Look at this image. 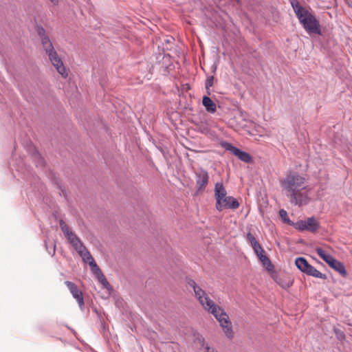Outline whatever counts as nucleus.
Listing matches in <instances>:
<instances>
[{"label":"nucleus","instance_id":"f257e3e1","mask_svg":"<svg viewBox=\"0 0 352 352\" xmlns=\"http://www.w3.org/2000/svg\"><path fill=\"white\" fill-rule=\"evenodd\" d=\"M306 178L296 172L289 173L280 180V185L287 192L292 204L297 206L307 205L309 201L311 188L306 186Z\"/></svg>","mask_w":352,"mask_h":352},{"label":"nucleus","instance_id":"f03ea898","mask_svg":"<svg viewBox=\"0 0 352 352\" xmlns=\"http://www.w3.org/2000/svg\"><path fill=\"white\" fill-rule=\"evenodd\" d=\"M189 285L193 288L195 296L203 308L208 312L212 314L218 320L226 336L230 340L232 339L234 333L228 315L223 309L216 305L214 301L209 298L205 291L199 287L194 280H190Z\"/></svg>","mask_w":352,"mask_h":352},{"label":"nucleus","instance_id":"7ed1b4c3","mask_svg":"<svg viewBox=\"0 0 352 352\" xmlns=\"http://www.w3.org/2000/svg\"><path fill=\"white\" fill-rule=\"evenodd\" d=\"M37 32L40 36L41 45L46 54L48 56L49 60L51 63L56 68V71L61 75L64 78H67L68 73L64 64L59 57L58 53L54 50V47L51 42L48 36L45 34V30L42 27L37 28Z\"/></svg>","mask_w":352,"mask_h":352},{"label":"nucleus","instance_id":"20e7f679","mask_svg":"<svg viewBox=\"0 0 352 352\" xmlns=\"http://www.w3.org/2000/svg\"><path fill=\"white\" fill-rule=\"evenodd\" d=\"M60 226L69 243L72 245L85 263L94 258L80 239L70 230L69 227L63 220L60 221Z\"/></svg>","mask_w":352,"mask_h":352},{"label":"nucleus","instance_id":"39448f33","mask_svg":"<svg viewBox=\"0 0 352 352\" xmlns=\"http://www.w3.org/2000/svg\"><path fill=\"white\" fill-rule=\"evenodd\" d=\"M303 25V28L309 33L320 34L319 21L315 16L307 11L301 17L298 18Z\"/></svg>","mask_w":352,"mask_h":352},{"label":"nucleus","instance_id":"423d86ee","mask_svg":"<svg viewBox=\"0 0 352 352\" xmlns=\"http://www.w3.org/2000/svg\"><path fill=\"white\" fill-rule=\"evenodd\" d=\"M295 264L301 272L307 274L309 276H312L314 277L320 278L322 279L327 278V276L325 274L321 273L314 267L309 265L307 261L302 257L297 258L296 259Z\"/></svg>","mask_w":352,"mask_h":352},{"label":"nucleus","instance_id":"0eeeda50","mask_svg":"<svg viewBox=\"0 0 352 352\" xmlns=\"http://www.w3.org/2000/svg\"><path fill=\"white\" fill-rule=\"evenodd\" d=\"M240 206L239 202L236 199L232 196H226L216 201V209L218 211H222L225 209L235 210Z\"/></svg>","mask_w":352,"mask_h":352},{"label":"nucleus","instance_id":"6e6552de","mask_svg":"<svg viewBox=\"0 0 352 352\" xmlns=\"http://www.w3.org/2000/svg\"><path fill=\"white\" fill-rule=\"evenodd\" d=\"M87 263H89L90 265L92 273L96 275L98 281L103 285L104 287L108 289L110 287V285L99 267L97 265L95 260L91 258V260L88 261Z\"/></svg>","mask_w":352,"mask_h":352},{"label":"nucleus","instance_id":"1a4fd4ad","mask_svg":"<svg viewBox=\"0 0 352 352\" xmlns=\"http://www.w3.org/2000/svg\"><path fill=\"white\" fill-rule=\"evenodd\" d=\"M65 285L69 289L73 297L76 300L79 307L82 308L84 306V298L81 290H80L77 285L73 282L67 280L65 282Z\"/></svg>","mask_w":352,"mask_h":352},{"label":"nucleus","instance_id":"9d476101","mask_svg":"<svg viewBox=\"0 0 352 352\" xmlns=\"http://www.w3.org/2000/svg\"><path fill=\"white\" fill-rule=\"evenodd\" d=\"M253 250L265 269L269 272L272 271L274 270V266L270 258L265 254V251L262 247L260 245V248Z\"/></svg>","mask_w":352,"mask_h":352},{"label":"nucleus","instance_id":"9b49d317","mask_svg":"<svg viewBox=\"0 0 352 352\" xmlns=\"http://www.w3.org/2000/svg\"><path fill=\"white\" fill-rule=\"evenodd\" d=\"M208 173L205 170H201L196 173V185L199 190H203L208 183Z\"/></svg>","mask_w":352,"mask_h":352},{"label":"nucleus","instance_id":"f8f14e48","mask_svg":"<svg viewBox=\"0 0 352 352\" xmlns=\"http://www.w3.org/2000/svg\"><path fill=\"white\" fill-rule=\"evenodd\" d=\"M226 148L244 162H250L252 160L251 156L248 153L242 151L230 144L226 146Z\"/></svg>","mask_w":352,"mask_h":352},{"label":"nucleus","instance_id":"ddd939ff","mask_svg":"<svg viewBox=\"0 0 352 352\" xmlns=\"http://www.w3.org/2000/svg\"><path fill=\"white\" fill-rule=\"evenodd\" d=\"M214 192L216 201H217L219 199L227 196V191L222 182H217L215 184Z\"/></svg>","mask_w":352,"mask_h":352},{"label":"nucleus","instance_id":"4468645a","mask_svg":"<svg viewBox=\"0 0 352 352\" xmlns=\"http://www.w3.org/2000/svg\"><path fill=\"white\" fill-rule=\"evenodd\" d=\"M331 268L338 272L341 276L343 277L346 276V271L345 270L344 265L340 261L334 258L333 261L328 264Z\"/></svg>","mask_w":352,"mask_h":352},{"label":"nucleus","instance_id":"2eb2a0df","mask_svg":"<svg viewBox=\"0 0 352 352\" xmlns=\"http://www.w3.org/2000/svg\"><path fill=\"white\" fill-rule=\"evenodd\" d=\"M202 104L208 112L214 113L216 111V104L208 96L203 97Z\"/></svg>","mask_w":352,"mask_h":352},{"label":"nucleus","instance_id":"dca6fc26","mask_svg":"<svg viewBox=\"0 0 352 352\" xmlns=\"http://www.w3.org/2000/svg\"><path fill=\"white\" fill-rule=\"evenodd\" d=\"M315 251L327 264L330 263V262L334 259L331 254L320 247L316 248Z\"/></svg>","mask_w":352,"mask_h":352},{"label":"nucleus","instance_id":"f3484780","mask_svg":"<svg viewBox=\"0 0 352 352\" xmlns=\"http://www.w3.org/2000/svg\"><path fill=\"white\" fill-rule=\"evenodd\" d=\"M291 4L298 18L301 17L302 14L307 11L296 0H292Z\"/></svg>","mask_w":352,"mask_h":352},{"label":"nucleus","instance_id":"a211bd4d","mask_svg":"<svg viewBox=\"0 0 352 352\" xmlns=\"http://www.w3.org/2000/svg\"><path fill=\"white\" fill-rule=\"evenodd\" d=\"M307 230L311 232H316L318 227L319 223L314 217H309L306 220Z\"/></svg>","mask_w":352,"mask_h":352},{"label":"nucleus","instance_id":"6ab92c4d","mask_svg":"<svg viewBox=\"0 0 352 352\" xmlns=\"http://www.w3.org/2000/svg\"><path fill=\"white\" fill-rule=\"evenodd\" d=\"M247 240L250 243L252 249L260 248L261 245L250 232L247 234Z\"/></svg>","mask_w":352,"mask_h":352},{"label":"nucleus","instance_id":"aec40b11","mask_svg":"<svg viewBox=\"0 0 352 352\" xmlns=\"http://www.w3.org/2000/svg\"><path fill=\"white\" fill-rule=\"evenodd\" d=\"M294 227L296 229L300 231L307 230L306 220H300L297 221L295 223Z\"/></svg>","mask_w":352,"mask_h":352},{"label":"nucleus","instance_id":"412c9836","mask_svg":"<svg viewBox=\"0 0 352 352\" xmlns=\"http://www.w3.org/2000/svg\"><path fill=\"white\" fill-rule=\"evenodd\" d=\"M214 83V77L212 76H209L206 80V89L207 94L208 95L210 94V88L213 85Z\"/></svg>","mask_w":352,"mask_h":352},{"label":"nucleus","instance_id":"4be33fe9","mask_svg":"<svg viewBox=\"0 0 352 352\" xmlns=\"http://www.w3.org/2000/svg\"><path fill=\"white\" fill-rule=\"evenodd\" d=\"M279 214L284 219L285 221H287L286 217H287V213L285 210H280L279 211Z\"/></svg>","mask_w":352,"mask_h":352},{"label":"nucleus","instance_id":"5701e85b","mask_svg":"<svg viewBox=\"0 0 352 352\" xmlns=\"http://www.w3.org/2000/svg\"><path fill=\"white\" fill-rule=\"evenodd\" d=\"M206 352H217V351H214V349H210L208 346H206Z\"/></svg>","mask_w":352,"mask_h":352},{"label":"nucleus","instance_id":"b1692460","mask_svg":"<svg viewBox=\"0 0 352 352\" xmlns=\"http://www.w3.org/2000/svg\"><path fill=\"white\" fill-rule=\"evenodd\" d=\"M51 1V3L54 5V6H56L58 4V0H50Z\"/></svg>","mask_w":352,"mask_h":352}]
</instances>
